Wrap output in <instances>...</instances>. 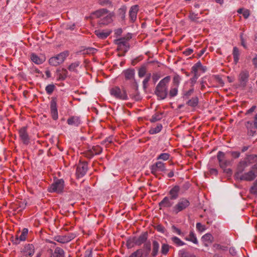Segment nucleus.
Here are the masks:
<instances>
[{
	"instance_id": "obj_1",
	"label": "nucleus",
	"mask_w": 257,
	"mask_h": 257,
	"mask_svg": "<svg viewBox=\"0 0 257 257\" xmlns=\"http://www.w3.org/2000/svg\"><path fill=\"white\" fill-rule=\"evenodd\" d=\"M171 79L170 76H166L162 79L156 88V94L161 99H165L168 94L167 84Z\"/></svg>"
},
{
	"instance_id": "obj_2",
	"label": "nucleus",
	"mask_w": 257,
	"mask_h": 257,
	"mask_svg": "<svg viewBox=\"0 0 257 257\" xmlns=\"http://www.w3.org/2000/svg\"><path fill=\"white\" fill-rule=\"evenodd\" d=\"M217 158L220 167L223 169L224 172L227 174L230 175L232 172L231 170L229 168H227V167L230 165L231 162L225 158V154L222 152L219 151L218 152Z\"/></svg>"
},
{
	"instance_id": "obj_3",
	"label": "nucleus",
	"mask_w": 257,
	"mask_h": 257,
	"mask_svg": "<svg viewBox=\"0 0 257 257\" xmlns=\"http://www.w3.org/2000/svg\"><path fill=\"white\" fill-rule=\"evenodd\" d=\"M190 201L186 198H180L177 203L173 207L171 212L175 214L187 208L190 205Z\"/></svg>"
},
{
	"instance_id": "obj_4",
	"label": "nucleus",
	"mask_w": 257,
	"mask_h": 257,
	"mask_svg": "<svg viewBox=\"0 0 257 257\" xmlns=\"http://www.w3.org/2000/svg\"><path fill=\"white\" fill-rule=\"evenodd\" d=\"M257 176V165L253 166L251 169L248 171L242 173L236 178V179L241 181H250L253 180Z\"/></svg>"
},
{
	"instance_id": "obj_5",
	"label": "nucleus",
	"mask_w": 257,
	"mask_h": 257,
	"mask_svg": "<svg viewBox=\"0 0 257 257\" xmlns=\"http://www.w3.org/2000/svg\"><path fill=\"white\" fill-rule=\"evenodd\" d=\"M68 55V51L61 52L56 56L51 57L49 61V64L52 66H57L62 64Z\"/></svg>"
},
{
	"instance_id": "obj_6",
	"label": "nucleus",
	"mask_w": 257,
	"mask_h": 257,
	"mask_svg": "<svg viewBox=\"0 0 257 257\" xmlns=\"http://www.w3.org/2000/svg\"><path fill=\"white\" fill-rule=\"evenodd\" d=\"M147 238L148 233L144 232L138 237H134L128 239L127 241V245L130 247L133 246V243L137 245H140L146 241Z\"/></svg>"
},
{
	"instance_id": "obj_7",
	"label": "nucleus",
	"mask_w": 257,
	"mask_h": 257,
	"mask_svg": "<svg viewBox=\"0 0 257 257\" xmlns=\"http://www.w3.org/2000/svg\"><path fill=\"white\" fill-rule=\"evenodd\" d=\"M109 92L111 96L117 99L125 100L127 98L125 91L124 89H121L117 86L111 88Z\"/></svg>"
},
{
	"instance_id": "obj_8",
	"label": "nucleus",
	"mask_w": 257,
	"mask_h": 257,
	"mask_svg": "<svg viewBox=\"0 0 257 257\" xmlns=\"http://www.w3.org/2000/svg\"><path fill=\"white\" fill-rule=\"evenodd\" d=\"M64 181L62 179H57L48 188V191L51 193H61L64 189Z\"/></svg>"
},
{
	"instance_id": "obj_9",
	"label": "nucleus",
	"mask_w": 257,
	"mask_h": 257,
	"mask_svg": "<svg viewBox=\"0 0 257 257\" xmlns=\"http://www.w3.org/2000/svg\"><path fill=\"white\" fill-rule=\"evenodd\" d=\"M181 81V77L178 75H175L173 80V85L170 89L169 95L171 97H174L178 94V89Z\"/></svg>"
},
{
	"instance_id": "obj_10",
	"label": "nucleus",
	"mask_w": 257,
	"mask_h": 257,
	"mask_svg": "<svg viewBox=\"0 0 257 257\" xmlns=\"http://www.w3.org/2000/svg\"><path fill=\"white\" fill-rule=\"evenodd\" d=\"M249 163L247 160L240 161L237 167L236 172L235 174V178L237 177L242 173L245 172L246 168L248 167Z\"/></svg>"
},
{
	"instance_id": "obj_11",
	"label": "nucleus",
	"mask_w": 257,
	"mask_h": 257,
	"mask_svg": "<svg viewBox=\"0 0 257 257\" xmlns=\"http://www.w3.org/2000/svg\"><path fill=\"white\" fill-rule=\"evenodd\" d=\"M87 171V165L86 163L82 162L78 164L77 167L76 174L77 177H83Z\"/></svg>"
},
{
	"instance_id": "obj_12",
	"label": "nucleus",
	"mask_w": 257,
	"mask_h": 257,
	"mask_svg": "<svg viewBox=\"0 0 257 257\" xmlns=\"http://www.w3.org/2000/svg\"><path fill=\"white\" fill-rule=\"evenodd\" d=\"M249 73L246 70H242L240 72L238 76V81L240 85L244 87L248 80Z\"/></svg>"
},
{
	"instance_id": "obj_13",
	"label": "nucleus",
	"mask_w": 257,
	"mask_h": 257,
	"mask_svg": "<svg viewBox=\"0 0 257 257\" xmlns=\"http://www.w3.org/2000/svg\"><path fill=\"white\" fill-rule=\"evenodd\" d=\"M113 14L108 12L102 18L100 19L98 21V24L100 26L107 25L110 24L112 21V17Z\"/></svg>"
},
{
	"instance_id": "obj_14",
	"label": "nucleus",
	"mask_w": 257,
	"mask_h": 257,
	"mask_svg": "<svg viewBox=\"0 0 257 257\" xmlns=\"http://www.w3.org/2000/svg\"><path fill=\"white\" fill-rule=\"evenodd\" d=\"M34 250L33 244L26 245L22 251V257H31L34 253Z\"/></svg>"
},
{
	"instance_id": "obj_15",
	"label": "nucleus",
	"mask_w": 257,
	"mask_h": 257,
	"mask_svg": "<svg viewBox=\"0 0 257 257\" xmlns=\"http://www.w3.org/2000/svg\"><path fill=\"white\" fill-rule=\"evenodd\" d=\"M151 172L153 174L157 172H163L166 170L165 164L162 162H157L151 167Z\"/></svg>"
},
{
	"instance_id": "obj_16",
	"label": "nucleus",
	"mask_w": 257,
	"mask_h": 257,
	"mask_svg": "<svg viewBox=\"0 0 257 257\" xmlns=\"http://www.w3.org/2000/svg\"><path fill=\"white\" fill-rule=\"evenodd\" d=\"M50 108L52 118L53 119L56 120L58 117V115L57 108V103L55 99H53L51 101Z\"/></svg>"
},
{
	"instance_id": "obj_17",
	"label": "nucleus",
	"mask_w": 257,
	"mask_h": 257,
	"mask_svg": "<svg viewBox=\"0 0 257 257\" xmlns=\"http://www.w3.org/2000/svg\"><path fill=\"white\" fill-rule=\"evenodd\" d=\"M31 59L33 62L38 65L42 64L46 60L44 55H37L34 53L31 54Z\"/></svg>"
},
{
	"instance_id": "obj_18",
	"label": "nucleus",
	"mask_w": 257,
	"mask_h": 257,
	"mask_svg": "<svg viewBox=\"0 0 257 257\" xmlns=\"http://www.w3.org/2000/svg\"><path fill=\"white\" fill-rule=\"evenodd\" d=\"M115 43L117 45L119 49H122L125 51L128 50V44L126 40L124 38H120L115 41Z\"/></svg>"
},
{
	"instance_id": "obj_19",
	"label": "nucleus",
	"mask_w": 257,
	"mask_h": 257,
	"mask_svg": "<svg viewBox=\"0 0 257 257\" xmlns=\"http://www.w3.org/2000/svg\"><path fill=\"white\" fill-rule=\"evenodd\" d=\"M172 199L168 197H165L160 202L159 206L162 207L170 208L172 207L174 204V202L172 201Z\"/></svg>"
},
{
	"instance_id": "obj_20",
	"label": "nucleus",
	"mask_w": 257,
	"mask_h": 257,
	"mask_svg": "<svg viewBox=\"0 0 257 257\" xmlns=\"http://www.w3.org/2000/svg\"><path fill=\"white\" fill-rule=\"evenodd\" d=\"M19 135L24 144H28L29 143V138L25 127L21 128L20 130Z\"/></svg>"
},
{
	"instance_id": "obj_21",
	"label": "nucleus",
	"mask_w": 257,
	"mask_h": 257,
	"mask_svg": "<svg viewBox=\"0 0 257 257\" xmlns=\"http://www.w3.org/2000/svg\"><path fill=\"white\" fill-rule=\"evenodd\" d=\"M109 12L106 9H101L96 11L92 13L91 16L93 18H102Z\"/></svg>"
},
{
	"instance_id": "obj_22",
	"label": "nucleus",
	"mask_w": 257,
	"mask_h": 257,
	"mask_svg": "<svg viewBox=\"0 0 257 257\" xmlns=\"http://www.w3.org/2000/svg\"><path fill=\"white\" fill-rule=\"evenodd\" d=\"M28 233V229L27 228H24L22 230L21 234L19 237H17L13 240V242L15 244H18L20 241H25Z\"/></svg>"
},
{
	"instance_id": "obj_23",
	"label": "nucleus",
	"mask_w": 257,
	"mask_h": 257,
	"mask_svg": "<svg viewBox=\"0 0 257 257\" xmlns=\"http://www.w3.org/2000/svg\"><path fill=\"white\" fill-rule=\"evenodd\" d=\"M202 241L204 245L208 246L213 241V237L210 233H206L202 236Z\"/></svg>"
},
{
	"instance_id": "obj_24",
	"label": "nucleus",
	"mask_w": 257,
	"mask_h": 257,
	"mask_svg": "<svg viewBox=\"0 0 257 257\" xmlns=\"http://www.w3.org/2000/svg\"><path fill=\"white\" fill-rule=\"evenodd\" d=\"M57 76L58 80H64L68 76V71L66 69H58L56 71Z\"/></svg>"
},
{
	"instance_id": "obj_25",
	"label": "nucleus",
	"mask_w": 257,
	"mask_h": 257,
	"mask_svg": "<svg viewBox=\"0 0 257 257\" xmlns=\"http://www.w3.org/2000/svg\"><path fill=\"white\" fill-rule=\"evenodd\" d=\"M180 187L178 185L174 186L169 191L171 199H176L179 196Z\"/></svg>"
},
{
	"instance_id": "obj_26",
	"label": "nucleus",
	"mask_w": 257,
	"mask_h": 257,
	"mask_svg": "<svg viewBox=\"0 0 257 257\" xmlns=\"http://www.w3.org/2000/svg\"><path fill=\"white\" fill-rule=\"evenodd\" d=\"M67 123L69 125L77 126L81 123V120L79 116H73L67 119Z\"/></svg>"
},
{
	"instance_id": "obj_27",
	"label": "nucleus",
	"mask_w": 257,
	"mask_h": 257,
	"mask_svg": "<svg viewBox=\"0 0 257 257\" xmlns=\"http://www.w3.org/2000/svg\"><path fill=\"white\" fill-rule=\"evenodd\" d=\"M72 239V237L67 235H58L54 237L55 240L61 243H65L69 242Z\"/></svg>"
},
{
	"instance_id": "obj_28",
	"label": "nucleus",
	"mask_w": 257,
	"mask_h": 257,
	"mask_svg": "<svg viewBox=\"0 0 257 257\" xmlns=\"http://www.w3.org/2000/svg\"><path fill=\"white\" fill-rule=\"evenodd\" d=\"M139 10L138 5H135L131 7L130 12V17L132 21H135L137 18V15Z\"/></svg>"
},
{
	"instance_id": "obj_29",
	"label": "nucleus",
	"mask_w": 257,
	"mask_h": 257,
	"mask_svg": "<svg viewBox=\"0 0 257 257\" xmlns=\"http://www.w3.org/2000/svg\"><path fill=\"white\" fill-rule=\"evenodd\" d=\"M200 70H202L203 72L205 71V69L202 65L200 62H198L192 67V72H193L194 74H198V72Z\"/></svg>"
},
{
	"instance_id": "obj_30",
	"label": "nucleus",
	"mask_w": 257,
	"mask_h": 257,
	"mask_svg": "<svg viewBox=\"0 0 257 257\" xmlns=\"http://www.w3.org/2000/svg\"><path fill=\"white\" fill-rule=\"evenodd\" d=\"M111 31H95V35L100 39H105L107 37H108L109 34L111 33Z\"/></svg>"
},
{
	"instance_id": "obj_31",
	"label": "nucleus",
	"mask_w": 257,
	"mask_h": 257,
	"mask_svg": "<svg viewBox=\"0 0 257 257\" xmlns=\"http://www.w3.org/2000/svg\"><path fill=\"white\" fill-rule=\"evenodd\" d=\"M185 239L187 241H191L195 244H198V241L197 239L196 236L193 231H191L189 233L188 236L185 238Z\"/></svg>"
},
{
	"instance_id": "obj_32",
	"label": "nucleus",
	"mask_w": 257,
	"mask_h": 257,
	"mask_svg": "<svg viewBox=\"0 0 257 257\" xmlns=\"http://www.w3.org/2000/svg\"><path fill=\"white\" fill-rule=\"evenodd\" d=\"M152 245H153V250H152V255L153 257H155L158 253V251H159V248H160V244L158 241H157L156 240H154L153 241Z\"/></svg>"
},
{
	"instance_id": "obj_33",
	"label": "nucleus",
	"mask_w": 257,
	"mask_h": 257,
	"mask_svg": "<svg viewBox=\"0 0 257 257\" xmlns=\"http://www.w3.org/2000/svg\"><path fill=\"white\" fill-rule=\"evenodd\" d=\"M64 250L60 247H56L52 255L53 257H64Z\"/></svg>"
},
{
	"instance_id": "obj_34",
	"label": "nucleus",
	"mask_w": 257,
	"mask_h": 257,
	"mask_svg": "<svg viewBox=\"0 0 257 257\" xmlns=\"http://www.w3.org/2000/svg\"><path fill=\"white\" fill-rule=\"evenodd\" d=\"M125 78L127 79H132L135 75V71L133 69H127L123 71Z\"/></svg>"
},
{
	"instance_id": "obj_35",
	"label": "nucleus",
	"mask_w": 257,
	"mask_h": 257,
	"mask_svg": "<svg viewBox=\"0 0 257 257\" xmlns=\"http://www.w3.org/2000/svg\"><path fill=\"white\" fill-rule=\"evenodd\" d=\"M239 51L237 48L234 47L233 50V60L235 64H237L239 58Z\"/></svg>"
},
{
	"instance_id": "obj_36",
	"label": "nucleus",
	"mask_w": 257,
	"mask_h": 257,
	"mask_svg": "<svg viewBox=\"0 0 257 257\" xmlns=\"http://www.w3.org/2000/svg\"><path fill=\"white\" fill-rule=\"evenodd\" d=\"M162 128V125L161 124H157V126L155 127H152L149 131L151 134H156L159 133Z\"/></svg>"
},
{
	"instance_id": "obj_37",
	"label": "nucleus",
	"mask_w": 257,
	"mask_h": 257,
	"mask_svg": "<svg viewBox=\"0 0 257 257\" xmlns=\"http://www.w3.org/2000/svg\"><path fill=\"white\" fill-rule=\"evenodd\" d=\"M162 118L163 114L161 112H157L152 116L151 118L150 119V121L152 122H155L161 120Z\"/></svg>"
},
{
	"instance_id": "obj_38",
	"label": "nucleus",
	"mask_w": 257,
	"mask_h": 257,
	"mask_svg": "<svg viewBox=\"0 0 257 257\" xmlns=\"http://www.w3.org/2000/svg\"><path fill=\"white\" fill-rule=\"evenodd\" d=\"M173 242L177 246H183L185 243L182 241L179 238L176 236H173L171 238Z\"/></svg>"
},
{
	"instance_id": "obj_39",
	"label": "nucleus",
	"mask_w": 257,
	"mask_h": 257,
	"mask_svg": "<svg viewBox=\"0 0 257 257\" xmlns=\"http://www.w3.org/2000/svg\"><path fill=\"white\" fill-rule=\"evenodd\" d=\"M179 255L180 257H196L194 254L187 252L184 249L179 250Z\"/></svg>"
},
{
	"instance_id": "obj_40",
	"label": "nucleus",
	"mask_w": 257,
	"mask_h": 257,
	"mask_svg": "<svg viewBox=\"0 0 257 257\" xmlns=\"http://www.w3.org/2000/svg\"><path fill=\"white\" fill-rule=\"evenodd\" d=\"M198 103V99L197 97H193L191 99L189 100L187 102V104L188 105L195 107L197 105Z\"/></svg>"
},
{
	"instance_id": "obj_41",
	"label": "nucleus",
	"mask_w": 257,
	"mask_h": 257,
	"mask_svg": "<svg viewBox=\"0 0 257 257\" xmlns=\"http://www.w3.org/2000/svg\"><path fill=\"white\" fill-rule=\"evenodd\" d=\"M55 88V86L53 84L48 85L45 88V90L47 94H51Z\"/></svg>"
},
{
	"instance_id": "obj_42",
	"label": "nucleus",
	"mask_w": 257,
	"mask_h": 257,
	"mask_svg": "<svg viewBox=\"0 0 257 257\" xmlns=\"http://www.w3.org/2000/svg\"><path fill=\"white\" fill-rule=\"evenodd\" d=\"M169 250V246L168 244L163 243L162 245L161 252L163 254H166Z\"/></svg>"
},
{
	"instance_id": "obj_43",
	"label": "nucleus",
	"mask_w": 257,
	"mask_h": 257,
	"mask_svg": "<svg viewBox=\"0 0 257 257\" xmlns=\"http://www.w3.org/2000/svg\"><path fill=\"white\" fill-rule=\"evenodd\" d=\"M80 65V63L78 61L75 62L74 63H72L68 67V69L70 71H75L76 70V68L78 67Z\"/></svg>"
},
{
	"instance_id": "obj_44",
	"label": "nucleus",
	"mask_w": 257,
	"mask_h": 257,
	"mask_svg": "<svg viewBox=\"0 0 257 257\" xmlns=\"http://www.w3.org/2000/svg\"><path fill=\"white\" fill-rule=\"evenodd\" d=\"M170 154L168 153H162L157 158V160L167 161L169 159Z\"/></svg>"
},
{
	"instance_id": "obj_45",
	"label": "nucleus",
	"mask_w": 257,
	"mask_h": 257,
	"mask_svg": "<svg viewBox=\"0 0 257 257\" xmlns=\"http://www.w3.org/2000/svg\"><path fill=\"white\" fill-rule=\"evenodd\" d=\"M250 192L255 195H257V180L254 182L253 185L251 187Z\"/></svg>"
},
{
	"instance_id": "obj_46",
	"label": "nucleus",
	"mask_w": 257,
	"mask_h": 257,
	"mask_svg": "<svg viewBox=\"0 0 257 257\" xmlns=\"http://www.w3.org/2000/svg\"><path fill=\"white\" fill-rule=\"evenodd\" d=\"M189 18L191 21L195 22L199 18L198 14L194 13H191L189 16Z\"/></svg>"
},
{
	"instance_id": "obj_47",
	"label": "nucleus",
	"mask_w": 257,
	"mask_h": 257,
	"mask_svg": "<svg viewBox=\"0 0 257 257\" xmlns=\"http://www.w3.org/2000/svg\"><path fill=\"white\" fill-rule=\"evenodd\" d=\"M196 228L199 231L201 232L206 229L205 226L199 222L196 224Z\"/></svg>"
},
{
	"instance_id": "obj_48",
	"label": "nucleus",
	"mask_w": 257,
	"mask_h": 257,
	"mask_svg": "<svg viewBox=\"0 0 257 257\" xmlns=\"http://www.w3.org/2000/svg\"><path fill=\"white\" fill-rule=\"evenodd\" d=\"M146 74V69L145 68H141L140 69L139 71V76L140 77H142L144 76Z\"/></svg>"
},
{
	"instance_id": "obj_49",
	"label": "nucleus",
	"mask_w": 257,
	"mask_h": 257,
	"mask_svg": "<svg viewBox=\"0 0 257 257\" xmlns=\"http://www.w3.org/2000/svg\"><path fill=\"white\" fill-rule=\"evenodd\" d=\"M150 77H151V74H149V75L148 76H147L145 79L143 80V85H144V88H146L147 87V83H148L149 81L150 80Z\"/></svg>"
},
{
	"instance_id": "obj_50",
	"label": "nucleus",
	"mask_w": 257,
	"mask_h": 257,
	"mask_svg": "<svg viewBox=\"0 0 257 257\" xmlns=\"http://www.w3.org/2000/svg\"><path fill=\"white\" fill-rule=\"evenodd\" d=\"M193 50L192 49L188 48L183 52V54L187 56L190 55L193 53Z\"/></svg>"
},
{
	"instance_id": "obj_51",
	"label": "nucleus",
	"mask_w": 257,
	"mask_h": 257,
	"mask_svg": "<svg viewBox=\"0 0 257 257\" xmlns=\"http://www.w3.org/2000/svg\"><path fill=\"white\" fill-rule=\"evenodd\" d=\"M173 229L174 232L177 233L178 235H182V236L184 235V234L182 232V231L179 228H177L176 227L173 226Z\"/></svg>"
},
{
	"instance_id": "obj_52",
	"label": "nucleus",
	"mask_w": 257,
	"mask_h": 257,
	"mask_svg": "<svg viewBox=\"0 0 257 257\" xmlns=\"http://www.w3.org/2000/svg\"><path fill=\"white\" fill-rule=\"evenodd\" d=\"M242 15L245 19H247L250 15L249 11L248 10H244L242 13Z\"/></svg>"
},
{
	"instance_id": "obj_53",
	"label": "nucleus",
	"mask_w": 257,
	"mask_h": 257,
	"mask_svg": "<svg viewBox=\"0 0 257 257\" xmlns=\"http://www.w3.org/2000/svg\"><path fill=\"white\" fill-rule=\"evenodd\" d=\"M156 229L162 233H164L165 231V228L161 225H158L156 226Z\"/></svg>"
},
{
	"instance_id": "obj_54",
	"label": "nucleus",
	"mask_w": 257,
	"mask_h": 257,
	"mask_svg": "<svg viewBox=\"0 0 257 257\" xmlns=\"http://www.w3.org/2000/svg\"><path fill=\"white\" fill-rule=\"evenodd\" d=\"M230 153L234 158H237L240 156V153L239 152H231Z\"/></svg>"
},
{
	"instance_id": "obj_55",
	"label": "nucleus",
	"mask_w": 257,
	"mask_h": 257,
	"mask_svg": "<svg viewBox=\"0 0 257 257\" xmlns=\"http://www.w3.org/2000/svg\"><path fill=\"white\" fill-rule=\"evenodd\" d=\"M160 78V75L157 73L154 74L153 75V80L155 82H157Z\"/></svg>"
},
{
	"instance_id": "obj_56",
	"label": "nucleus",
	"mask_w": 257,
	"mask_h": 257,
	"mask_svg": "<svg viewBox=\"0 0 257 257\" xmlns=\"http://www.w3.org/2000/svg\"><path fill=\"white\" fill-rule=\"evenodd\" d=\"M199 77V74H194V76L191 79V82L194 84L197 81Z\"/></svg>"
},
{
	"instance_id": "obj_57",
	"label": "nucleus",
	"mask_w": 257,
	"mask_h": 257,
	"mask_svg": "<svg viewBox=\"0 0 257 257\" xmlns=\"http://www.w3.org/2000/svg\"><path fill=\"white\" fill-rule=\"evenodd\" d=\"M97 51V49L93 48H89L87 49V52L89 53L94 54Z\"/></svg>"
},
{
	"instance_id": "obj_58",
	"label": "nucleus",
	"mask_w": 257,
	"mask_h": 257,
	"mask_svg": "<svg viewBox=\"0 0 257 257\" xmlns=\"http://www.w3.org/2000/svg\"><path fill=\"white\" fill-rule=\"evenodd\" d=\"M84 257H92V252L90 250L85 251Z\"/></svg>"
},
{
	"instance_id": "obj_59",
	"label": "nucleus",
	"mask_w": 257,
	"mask_h": 257,
	"mask_svg": "<svg viewBox=\"0 0 257 257\" xmlns=\"http://www.w3.org/2000/svg\"><path fill=\"white\" fill-rule=\"evenodd\" d=\"M240 40H241V45L242 46L246 48V44L245 43V41L243 39V36H242V35H240Z\"/></svg>"
},
{
	"instance_id": "obj_60",
	"label": "nucleus",
	"mask_w": 257,
	"mask_h": 257,
	"mask_svg": "<svg viewBox=\"0 0 257 257\" xmlns=\"http://www.w3.org/2000/svg\"><path fill=\"white\" fill-rule=\"evenodd\" d=\"M193 91H194L193 88L190 89L187 92H186L185 95L186 96H190L193 92Z\"/></svg>"
},
{
	"instance_id": "obj_61",
	"label": "nucleus",
	"mask_w": 257,
	"mask_h": 257,
	"mask_svg": "<svg viewBox=\"0 0 257 257\" xmlns=\"http://www.w3.org/2000/svg\"><path fill=\"white\" fill-rule=\"evenodd\" d=\"M210 174H214V175H217V171L216 169H211L210 170Z\"/></svg>"
},
{
	"instance_id": "obj_62",
	"label": "nucleus",
	"mask_w": 257,
	"mask_h": 257,
	"mask_svg": "<svg viewBox=\"0 0 257 257\" xmlns=\"http://www.w3.org/2000/svg\"><path fill=\"white\" fill-rule=\"evenodd\" d=\"M122 33V30L121 29H118L115 31V34L120 35Z\"/></svg>"
},
{
	"instance_id": "obj_63",
	"label": "nucleus",
	"mask_w": 257,
	"mask_h": 257,
	"mask_svg": "<svg viewBox=\"0 0 257 257\" xmlns=\"http://www.w3.org/2000/svg\"><path fill=\"white\" fill-rule=\"evenodd\" d=\"M254 124L255 127L257 128V114L254 116Z\"/></svg>"
},
{
	"instance_id": "obj_64",
	"label": "nucleus",
	"mask_w": 257,
	"mask_h": 257,
	"mask_svg": "<svg viewBox=\"0 0 257 257\" xmlns=\"http://www.w3.org/2000/svg\"><path fill=\"white\" fill-rule=\"evenodd\" d=\"M45 74L47 78H49L51 77V72L49 70L46 71Z\"/></svg>"
}]
</instances>
